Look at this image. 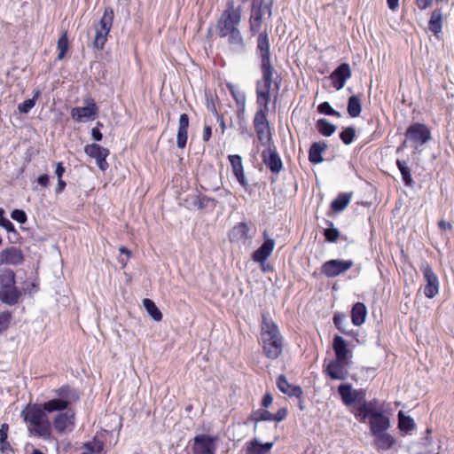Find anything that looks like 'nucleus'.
Masks as SVG:
<instances>
[{"instance_id": "nucleus-1", "label": "nucleus", "mask_w": 454, "mask_h": 454, "mask_svg": "<svg viewBox=\"0 0 454 454\" xmlns=\"http://www.w3.org/2000/svg\"><path fill=\"white\" fill-rule=\"evenodd\" d=\"M261 340L263 354L269 359H277L283 351V337L278 325L266 316H262Z\"/></svg>"}, {"instance_id": "nucleus-2", "label": "nucleus", "mask_w": 454, "mask_h": 454, "mask_svg": "<svg viewBox=\"0 0 454 454\" xmlns=\"http://www.w3.org/2000/svg\"><path fill=\"white\" fill-rule=\"evenodd\" d=\"M46 412L48 411L44 410V403L43 405H29L22 411L24 420L28 424L31 434L50 438L51 423Z\"/></svg>"}, {"instance_id": "nucleus-3", "label": "nucleus", "mask_w": 454, "mask_h": 454, "mask_svg": "<svg viewBox=\"0 0 454 454\" xmlns=\"http://www.w3.org/2000/svg\"><path fill=\"white\" fill-rule=\"evenodd\" d=\"M242 6L235 5L233 0H229L225 10L216 21V31L218 35H226L239 28L241 22Z\"/></svg>"}, {"instance_id": "nucleus-4", "label": "nucleus", "mask_w": 454, "mask_h": 454, "mask_svg": "<svg viewBox=\"0 0 454 454\" xmlns=\"http://www.w3.org/2000/svg\"><path fill=\"white\" fill-rule=\"evenodd\" d=\"M58 398H53L44 403V410L48 412L64 411L69 405L79 400L80 396L77 391L68 385L54 390Z\"/></svg>"}, {"instance_id": "nucleus-5", "label": "nucleus", "mask_w": 454, "mask_h": 454, "mask_svg": "<svg viewBox=\"0 0 454 454\" xmlns=\"http://www.w3.org/2000/svg\"><path fill=\"white\" fill-rule=\"evenodd\" d=\"M273 0H254L251 4V12L249 17V30L251 35H255L261 29L262 18L272 15Z\"/></svg>"}, {"instance_id": "nucleus-6", "label": "nucleus", "mask_w": 454, "mask_h": 454, "mask_svg": "<svg viewBox=\"0 0 454 454\" xmlns=\"http://www.w3.org/2000/svg\"><path fill=\"white\" fill-rule=\"evenodd\" d=\"M262 79L256 82V103L259 106H269L270 90L273 83L275 69H261Z\"/></svg>"}, {"instance_id": "nucleus-7", "label": "nucleus", "mask_w": 454, "mask_h": 454, "mask_svg": "<svg viewBox=\"0 0 454 454\" xmlns=\"http://www.w3.org/2000/svg\"><path fill=\"white\" fill-rule=\"evenodd\" d=\"M114 16V10L111 7L105 9L104 14L96 27V35L93 41L96 49L102 50L104 48L107 35L113 25Z\"/></svg>"}, {"instance_id": "nucleus-8", "label": "nucleus", "mask_w": 454, "mask_h": 454, "mask_svg": "<svg viewBox=\"0 0 454 454\" xmlns=\"http://www.w3.org/2000/svg\"><path fill=\"white\" fill-rule=\"evenodd\" d=\"M405 137L414 144V149L419 153L421 152L419 146L425 145L432 138L429 129L425 124L419 122L410 125L406 129Z\"/></svg>"}, {"instance_id": "nucleus-9", "label": "nucleus", "mask_w": 454, "mask_h": 454, "mask_svg": "<svg viewBox=\"0 0 454 454\" xmlns=\"http://www.w3.org/2000/svg\"><path fill=\"white\" fill-rule=\"evenodd\" d=\"M353 265L352 260L332 259L322 264L320 272L326 278H333L347 272Z\"/></svg>"}, {"instance_id": "nucleus-10", "label": "nucleus", "mask_w": 454, "mask_h": 454, "mask_svg": "<svg viewBox=\"0 0 454 454\" xmlns=\"http://www.w3.org/2000/svg\"><path fill=\"white\" fill-rule=\"evenodd\" d=\"M270 44L269 35L266 31L259 33L256 41V54L260 59V68L261 69H274L271 63Z\"/></svg>"}, {"instance_id": "nucleus-11", "label": "nucleus", "mask_w": 454, "mask_h": 454, "mask_svg": "<svg viewBox=\"0 0 454 454\" xmlns=\"http://www.w3.org/2000/svg\"><path fill=\"white\" fill-rule=\"evenodd\" d=\"M420 270L426 282L424 286V294L427 298L432 299L439 292L438 277L427 262H423L420 264Z\"/></svg>"}, {"instance_id": "nucleus-12", "label": "nucleus", "mask_w": 454, "mask_h": 454, "mask_svg": "<svg viewBox=\"0 0 454 454\" xmlns=\"http://www.w3.org/2000/svg\"><path fill=\"white\" fill-rule=\"evenodd\" d=\"M218 437L205 434H197L193 438L194 454H214L216 450Z\"/></svg>"}, {"instance_id": "nucleus-13", "label": "nucleus", "mask_w": 454, "mask_h": 454, "mask_svg": "<svg viewBox=\"0 0 454 454\" xmlns=\"http://www.w3.org/2000/svg\"><path fill=\"white\" fill-rule=\"evenodd\" d=\"M262 162L274 175H278L283 169V161L275 145H269L261 154Z\"/></svg>"}, {"instance_id": "nucleus-14", "label": "nucleus", "mask_w": 454, "mask_h": 454, "mask_svg": "<svg viewBox=\"0 0 454 454\" xmlns=\"http://www.w3.org/2000/svg\"><path fill=\"white\" fill-rule=\"evenodd\" d=\"M84 153L90 158L96 160V163L99 169L106 171L109 168L106 158L110 154V151L98 144L87 145L84 147Z\"/></svg>"}, {"instance_id": "nucleus-15", "label": "nucleus", "mask_w": 454, "mask_h": 454, "mask_svg": "<svg viewBox=\"0 0 454 454\" xmlns=\"http://www.w3.org/2000/svg\"><path fill=\"white\" fill-rule=\"evenodd\" d=\"M221 38H227L228 50L235 55L244 54L247 51V43L239 29L220 35Z\"/></svg>"}, {"instance_id": "nucleus-16", "label": "nucleus", "mask_w": 454, "mask_h": 454, "mask_svg": "<svg viewBox=\"0 0 454 454\" xmlns=\"http://www.w3.org/2000/svg\"><path fill=\"white\" fill-rule=\"evenodd\" d=\"M86 106L74 107L71 111V116L77 121L85 120H93L98 113V108L92 98L85 100Z\"/></svg>"}, {"instance_id": "nucleus-17", "label": "nucleus", "mask_w": 454, "mask_h": 454, "mask_svg": "<svg viewBox=\"0 0 454 454\" xmlns=\"http://www.w3.org/2000/svg\"><path fill=\"white\" fill-rule=\"evenodd\" d=\"M349 364L338 359L331 360L327 364H325L324 372L332 380H344L348 377V371L347 366Z\"/></svg>"}, {"instance_id": "nucleus-18", "label": "nucleus", "mask_w": 454, "mask_h": 454, "mask_svg": "<svg viewBox=\"0 0 454 454\" xmlns=\"http://www.w3.org/2000/svg\"><path fill=\"white\" fill-rule=\"evenodd\" d=\"M352 72L349 64L341 63L334 71L330 74L332 84L336 90H341L346 83V81L351 77Z\"/></svg>"}, {"instance_id": "nucleus-19", "label": "nucleus", "mask_w": 454, "mask_h": 454, "mask_svg": "<svg viewBox=\"0 0 454 454\" xmlns=\"http://www.w3.org/2000/svg\"><path fill=\"white\" fill-rule=\"evenodd\" d=\"M263 243L253 253L252 259L254 262L263 265L267 259L270 256L275 247V240L267 236V232H263Z\"/></svg>"}, {"instance_id": "nucleus-20", "label": "nucleus", "mask_w": 454, "mask_h": 454, "mask_svg": "<svg viewBox=\"0 0 454 454\" xmlns=\"http://www.w3.org/2000/svg\"><path fill=\"white\" fill-rule=\"evenodd\" d=\"M25 256L16 247H9L0 252V264L18 266L23 263Z\"/></svg>"}, {"instance_id": "nucleus-21", "label": "nucleus", "mask_w": 454, "mask_h": 454, "mask_svg": "<svg viewBox=\"0 0 454 454\" xmlns=\"http://www.w3.org/2000/svg\"><path fill=\"white\" fill-rule=\"evenodd\" d=\"M343 403L347 406L354 404L356 402L364 400V393L363 390H354L350 384H341L338 387Z\"/></svg>"}, {"instance_id": "nucleus-22", "label": "nucleus", "mask_w": 454, "mask_h": 454, "mask_svg": "<svg viewBox=\"0 0 454 454\" xmlns=\"http://www.w3.org/2000/svg\"><path fill=\"white\" fill-rule=\"evenodd\" d=\"M228 160L231 163L232 173L237 178L238 182L246 191H247L249 188V184L245 176L241 156L239 154H231L228 156Z\"/></svg>"}, {"instance_id": "nucleus-23", "label": "nucleus", "mask_w": 454, "mask_h": 454, "mask_svg": "<svg viewBox=\"0 0 454 454\" xmlns=\"http://www.w3.org/2000/svg\"><path fill=\"white\" fill-rule=\"evenodd\" d=\"M370 419V429L372 434H378L379 433L385 432L390 427L389 419L385 416L381 411H372Z\"/></svg>"}, {"instance_id": "nucleus-24", "label": "nucleus", "mask_w": 454, "mask_h": 454, "mask_svg": "<svg viewBox=\"0 0 454 454\" xmlns=\"http://www.w3.org/2000/svg\"><path fill=\"white\" fill-rule=\"evenodd\" d=\"M74 425V412L67 409L61 411L53 419V426L57 432L64 433L67 429L72 430Z\"/></svg>"}, {"instance_id": "nucleus-25", "label": "nucleus", "mask_w": 454, "mask_h": 454, "mask_svg": "<svg viewBox=\"0 0 454 454\" xmlns=\"http://www.w3.org/2000/svg\"><path fill=\"white\" fill-rule=\"evenodd\" d=\"M333 348L335 353V359L349 364L352 356L351 350L348 348L346 340L340 336H335L333 340Z\"/></svg>"}, {"instance_id": "nucleus-26", "label": "nucleus", "mask_w": 454, "mask_h": 454, "mask_svg": "<svg viewBox=\"0 0 454 454\" xmlns=\"http://www.w3.org/2000/svg\"><path fill=\"white\" fill-rule=\"evenodd\" d=\"M250 228L246 223H239L236 224L230 232V240L231 242H242L245 244L250 241L253 236L249 234Z\"/></svg>"}, {"instance_id": "nucleus-27", "label": "nucleus", "mask_w": 454, "mask_h": 454, "mask_svg": "<svg viewBox=\"0 0 454 454\" xmlns=\"http://www.w3.org/2000/svg\"><path fill=\"white\" fill-rule=\"evenodd\" d=\"M189 128V116L182 114L178 121V130L176 135V145L180 149H184L187 143Z\"/></svg>"}, {"instance_id": "nucleus-28", "label": "nucleus", "mask_w": 454, "mask_h": 454, "mask_svg": "<svg viewBox=\"0 0 454 454\" xmlns=\"http://www.w3.org/2000/svg\"><path fill=\"white\" fill-rule=\"evenodd\" d=\"M278 388L284 394L289 396H295L297 398H301L303 394L302 388L300 386H294L290 384L286 376L281 374L278 376L277 380Z\"/></svg>"}, {"instance_id": "nucleus-29", "label": "nucleus", "mask_w": 454, "mask_h": 454, "mask_svg": "<svg viewBox=\"0 0 454 454\" xmlns=\"http://www.w3.org/2000/svg\"><path fill=\"white\" fill-rule=\"evenodd\" d=\"M327 149V144L325 141L314 142L309 150V160L312 164H319L324 161L322 153Z\"/></svg>"}, {"instance_id": "nucleus-30", "label": "nucleus", "mask_w": 454, "mask_h": 454, "mask_svg": "<svg viewBox=\"0 0 454 454\" xmlns=\"http://www.w3.org/2000/svg\"><path fill=\"white\" fill-rule=\"evenodd\" d=\"M21 295V291L17 286H14L10 289L0 291V301L4 304L13 306L19 303Z\"/></svg>"}, {"instance_id": "nucleus-31", "label": "nucleus", "mask_w": 454, "mask_h": 454, "mask_svg": "<svg viewBox=\"0 0 454 454\" xmlns=\"http://www.w3.org/2000/svg\"><path fill=\"white\" fill-rule=\"evenodd\" d=\"M366 315V306L362 302L355 303L351 310V319L353 325L356 326L362 325L365 321Z\"/></svg>"}, {"instance_id": "nucleus-32", "label": "nucleus", "mask_w": 454, "mask_h": 454, "mask_svg": "<svg viewBox=\"0 0 454 454\" xmlns=\"http://www.w3.org/2000/svg\"><path fill=\"white\" fill-rule=\"evenodd\" d=\"M15 272L11 269H5L0 271V291L10 289L16 286Z\"/></svg>"}, {"instance_id": "nucleus-33", "label": "nucleus", "mask_w": 454, "mask_h": 454, "mask_svg": "<svg viewBox=\"0 0 454 454\" xmlns=\"http://www.w3.org/2000/svg\"><path fill=\"white\" fill-rule=\"evenodd\" d=\"M372 435L375 438V444L380 450H387L395 443V438L387 431Z\"/></svg>"}, {"instance_id": "nucleus-34", "label": "nucleus", "mask_w": 454, "mask_h": 454, "mask_svg": "<svg viewBox=\"0 0 454 454\" xmlns=\"http://www.w3.org/2000/svg\"><path fill=\"white\" fill-rule=\"evenodd\" d=\"M428 27L434 35H437L441 33L442 27V12L441 9H435L432 12Z\"/></svg>"}, {"instance_id": "nucleus-35", "label": "nucleus", "mask_w": 454, "mask_h": 454, "mask_svg": "<svg viewBox=\"0 0 454 454\" xmlns=\"http://www.w3.org/2000/svg\"><path fill=\"white\" fill-rule=\"evenodd\" d=\"M273 446V442L261 443L256 439L247 444V454H266Z\"/></svg>"}, {"instance_id": "nucleus-36", "label": "nucleus", "mask_w": 454, "mask_h": 454, "mask_svg": "<svg viewBox=\"0 0 454 454\" xmlns=\"http://www.w3.org/2000/svg\"><path fill=\"white\" fill-rule=\"evenodd\" d=\"M398 417V428L401 432L409 434L411 431H412L416 424L413 420V419L410 416H407L404 414L403 411H400L397 414Z\"/></svg>"}, {"instance_id": "nucleus-37", "label": "nucleus", "mask_w": 454, "mask_h": 454, "mask_svg": "<svg viewBox=\"0 0 454 454\" xmlns=\"http://www.w3.org/2000/svg\"><path fill=\"white\" fill-rule=\"evenodd\" d=\"M352 193H340L331 203V208L335 212L344 210L350 202Z\"/></svg>"}, {"instance_id": "nucleus-38", "label": "nucleus", "mask_w": 454, "mask_h": 454, "mask_svg": "<svg viewBox=\"0 0 454 454\" xmlns=\"http://www.w3.org/2000/svg\"><path fill=\"white\" fill-rule=\"evenodd\" d=\"M260 109L255 113L254 118V129L269 128V122L267 120V113L269 112V106H259Z\"/></svg>"}, {"instance_id": "nucleus-39", "label": "nucleus", "mask_w": 454, "mask_h": 454, "mask_svg": "<svg viewBox=\"0 0 454 454\" xmlns=\"http://www.w3.org/2000/svg\"><path fill=\"white\" fill-rule=\"evenodd\" d=\"M347 111L352 118H356L360 115L362 112V103L358 96L353 95L348 98Z\"/></svg>"}, {"instance_id": "nucleus-40", "label": "nucleus", "mask_w": 454, "mask_h": 454, "mask_svg": "<svg viewBox=\"0 0 454 454\" xmlns=\"http://www.w3.org/2000/svg\"><path fill=\"white\" fill-rule=\"evenodd\" d=\"M316 128L317 131L325 137L332 136L336 131L337 129V127L334 124L331 123L328 120L325 118L317 121Z\"/></svg>"}, {"instance_id": "nucleus-41", "label": "nucleus", "mask_w": 454, "mask_h": 454, "mask_svg": "<svg viewBox=\"0 0 454 454\" xmlns=\"http://www.w3.org/2000/svg\"><path fill=\"white\" fill-rule=\"evenodd\" d=\"M143 305L146 310V312L149 314V316L155 321L159 322L162 319V313L158 309V307L155 305L154 301L151 299L145 298L143 300Z\"/></svg>"}, {"instance_id": "nucleus-42", "label": "nucleus", "mask_w": 454, "mask_h": 454, "mask_svg": "<svg viewBox=\"0 0 454 454\" xmlns=\"http://www.w3.org/2000/svg\"><path fill=\"white\" fill-rule=\"evenodd\" d=\"M104 435H96L92 441L84 444V447L90 454H99L104 450Z\"/></svg>"}, {"instance_id": "nucleus-43", "label": "nucleus", "mask_w": 454, "mask_h": 454, "mask_svg": "<svg viewBox=\"0 0 454 454\" xmlns=\"http://www.w3.org/2000/svg\"><path fill=\"white\" fill-rule=\"evenodd\" d=\"M396 165L398 167V169L401 172L403 183L407 186L412 187L413 184H414V181H413V179L411 177V170H410V168L407 166L406 161L405 160H396Z\"/></svg>"}, {"instance_id": "nucleus-44", "label": "nucleus", "mask_w": 454, "mask_h": 454, "mask_svg": "<svg viewBox=\"0 0 454 454\" xmlns=\"http://www.w3.org/2000/svg\"><path fill=\"white\" fill-rule=\"evenodd\" d=\"M33 93L34 95L32 98L27 99L23 103L18 105V110L20 114H28L35 106V103L41 95V91L39 90H35Z\"/></svg>"}, {"instance_id": "nucleus-45", "label": "nucleus", "mask_w": 454, "mask_h": 454, "mask_svg": "<svg viewBox=\"0 0 454 454\" xmlns=\"http://www.w3.org/2000/svg\"><path fill=\"white\" fill-rule=\"evenodd\" d=\"M57 48L59 51V54L57 57L58 60H61L65 58L68 48H69V43H68V37H67V32L64 31L62 32L60 37L58 40Z\"/></svg>"}, {"instance_id": "nucleus-46", "label": "nucleus", "mask_w": 454, "mask_h": 454, "mask_svg": "<svg viewBox=\"0 0 454 454\" xmlns=\"http://www.w3.org/2000/svg\"><path fill=\"white\" fill-rule=\"evenodd\" d=\"M227 88L238 106H246L247 98L244 91L238 90L236 86L231 83H228Z\"/></svg>"}, {"instance_id": "nucleus-47", "label": "nucleus", "mask_w": 454, "mask_h": 454, "mask_svg": "<svg viewBox=\"0 0 454 454\" xmlns=\"http://www.w3.org/2000/svg\"><path fill=\"white\" fill-rule=\"evenodd\" d=\"M251 419L255 423L259 421H273V414L264 409H258L252 412Z\"/></svg>"}, {"instance_id": "nucleus-48", "label": "nucleus", "mask_w": 454, "mask_h": 454, "mask_svg": "<svg viewBox=\"0 0 454 454\" xmlns=\"http://www.w3.org/2000/svg\"><path fill=\"white\" fill-rule=\"evenodd\" d=\"M329 226L324 231V236L328 242L334 243L340 237V231L338 229L333 227V223L331 221H326Z\"/></svg>"}, {"instance_id": "nucleus-49", "label": "nucleus", "mask_w": 454, "mask_h": 454, "mask_svg": "<svg viewBox=\"0 0 454 454\" xmlns=\"http://www.w3.org/2000/svg\"><path fill=\"white\" fill-rule=\"evenodd\" d=\"M333 323L336 328L341 332L343 334L349 335L350 333L347 329L348 323L346 317L340 314H335L333 316Z\"/></svg>"}, {"instance_id": "nucleus-50", "label": "nucleus", "mask_w": 454, "mask_h": 454, "mask_svg": "<svg viewBox=\"0 0 454 454\" xmlns=\"http://www.w3.org/2000/svg\"><path fill=\"white\" fill-rule=\"evenodd\" d=\"M356 136V129L353 127H347L340 133V140L347 145H350Z\"/></svg>"}, {"instance_id": "nucleus-51", "label": "nucleus", "mask_w": 454, "mask_h": 454, "mask_svg": "<svg viewBox=\"0 0 454 454\" xmlns=\"http://www.w3.org/2000/svg\"><path fill=\"white\" fill-rule=\"evenodd\" d=\"M317 110L320 114L330 115V116H336L340 117L341 114L336 110H334L329 102H323L317 106Z\"/></svg>"}, {"instance_id": "nucleus-52", "label": "nucleus", "mask_w": 454, "mask_h": 454, "mask_svg": "<svg viewBox=\"0 0 454 454\" xmlns=\"http://www.w3.org/2000/svg\"><path fill=\"white\" fill-rule=\"evenodd\" d=\"M374 411V410L368 407L366 402H364V403L357 408L356 417L358 418L360 421H364L366 419H369V420H370L371 413L369 411Z\"/></svg>"}, {"instance_id": "nucleus-53", "label": "nucleus", "mask_w": 454, "mask_h": 454, "mask_svg": "<svg viewBox=\"0 0 454 454\" xmlns=\"http://www.w3.org/2000/svg\"><path fill=\"white\" fill-rule=\"evenodd\" d=\"M12 314L9 311L0 313V334L6 331L10 325Z\"/></svg>"}, {"instance_id": "nucleus-54", "label": "nucleus", "mask_w": 454, "mask_h": 454, "mask_svg": "<svg viewBox=\"0 0 454 454\" xmlns=\"http://www.w3.org/2000/svg\"><path fill=\"white\" fill-rule=\"evenodd\" d=\"M11 217L20 223H24L27 222V215L25 213V211L21 210V209H14L12 211L11 213Z\"/></svg>"}, {"instance_id": "nucleus-55", "label": "nucleus", "mask_w": 454, "mask_h": 454, "mask_svg": "<svg viewBox=\"0 0 454 454\" xmlns=\"http://www.w3.org/2000/svg\"><path fill=\"white\" fill-rule=\"evenodd\" d=\"M8 429L9 426L7 424H3L0 427V449L2 450L4 449V444L7 443Z\"/></svg>"}, {"instance_id": "nucleus-56", "label": "nucleus", "mask_w": 454, "mask_h": 454, "mask_svg": "<svg viewBox=\"0 0 454 454\" xmlns=\"http://www.w3.org/2000/svg\"><path fill=\"white\" fill-rule=\"evenodd\" d=\"M0 226L4 228L8 232H12L15 235H18V232L14 227V225L9 219H7V218L0 219Z\"/></svg>"}, {"instance_id": "nucleus-57", "label": "nucleus", "mask_w": 454, "mask_h": 454, "mask_svg": "<svg viewBox=\"0 0 454 454\" xmlns=\"http://www.w3.org/2000/svg\"><path fill=\"white\" fill-rule=\"evenodd\" d=\"M255 132H256L258 139L261 142H263L265 139H268V141H270V134L269 132V128L256 129Z\"/></svg>"}, {"instance_id": "nucleus-58", "label": "nucleus", "mask_w": 454, "mask_h": 454, "mask_svg": "<svg viewBox=\"0 0 454 454\" xmlns=\"http://www.w3.org/2000/svg\"><path fill=\"white\" fill-rule=\"evenodd\" d=\"M99 126H102V123L98 121L97 127H94L91 129V137L97 142H100L103 138V134L101 133V131L98 129Z\"/></svg>"}, {"instance_id": "nucleus-59", "label": "nucleus", "mask_w": 454, "mask_h": 454, "mask_svg": "<svg viewBox=\"0 0 454 454\" xmlns=\"http://www.w3.org/2000/svg\"><path fill=\"white\" fill-rule=\"evenodd\" d=\"M287 416V410L286 408L279 409L277 413L273 414V421L280 422Z\"/></svg>"}, {"instance_id": "nucleus-60", "label": "nucleus", "mask_w": 454, "mask_h": 454, "mask_svg": "<svg viewBox=\"0 0 454 454\" xmlns=\"http://www.w3.org/2000/svg\"><path fill=\"white\" fill-rule=\"evenodd\" d=\"M58 452H72L74 451L73 446L68 442H61L57 444Z\"/></svg>"}, {"instance_id": "nucleus-61", "label": "nucleus", "mask_w": 454, "mask_h": 454, "mask_svg": "<svg viewBox=\"0 0 454 454\" xmlns=\"http://www.w3.org/2000/svg\"><path fill=\"white\" fill-rule=\"evenodd\" d=\"M211 136H212V128L210 125L205 123L204 128H203L202 140L204 142H207V141H209Z\"/></svg>"}, {"instance_id": "nucleus-62", "label": "nucleus", "mask_w": 454, "mask_h": 454, "mask_svg": "<svg viewBox=\"0 0 454 454\" xmlns=\"http://www.w3.org/2000/svg\"><path fill=\"white\" fill-rule=\"evenodd\" d=\"M434 0H415L416 5L421 11L426 10L433 4Z\"/></svg>"}, {"instance_id": "nucleus-63", "label": "nucleus", "mask_w": 454, "mask_h": 454, "mask_svg": "<svg viewBox=\"0 0 454 454\" xmlns=\"http://www.w3.org/2000/svg\"><path fill=\"white\" fill-rule=\"evenodd\" d=\"M273 403V396L270 393H266L262 400V406L268 408Z\"/></svg>"}, {"instance_id": "nucleus-64", "label": "nucleus", "mask_w": 454, "mask_h": 454, "mask_svg": "<svg viewBox=\"0 0 454 454\" xmlns=\"http://www.w3.org/2000/svg\"><path fill=\"white\" fill-rule=\"evenodd\" d=\"M66 185H67V184L62 178H58V184L55 188V192L57 194L61 193L64 191V189L66 188Z\"/></svg>"}]
</instances>
